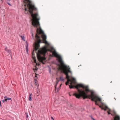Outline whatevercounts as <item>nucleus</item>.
Here are the masks:
<instances>
[{"mask_svg":"<svg viewBox=\"0 0 120 120\" xmlns=\"http://www.w3.org/2000/svg\"><path fill=\"white\" fill-rule=\"evenodd\" d=\"M49 51L52 53V54L50 55V56L51 57H55L57 58V60L60 64H57L60 67L58 70H60L61 73H63L66 76L67 81L65 83L66 85H68L70 84V85L69 86L70 88H75V78L72 77L70 79V77L68 73H71V71L69 69L67 70L68 66L64 64L61 56L57 53L53 47L50 48Z\"/></svg>","mask_w":120,"mask_h":120,"instance_id":"1","label":"nucleus"},{"mask_svg":"<svg viewBox=\"0 0 120 120\" xmlns=\"http://www.w3.org/2000/svg\"><path fill=\"white\" fill-rule=\"evenodd\" d=\"M28 6H29V9L26 11L28 12L30 14L32 17V18L31 19V20L32 21V25L34 27L37 28V33L35 35L37 41H41V37L43 41H45V43L46 44H49L48 42L46 40V36L44 34V32L40 28L39 22L38 21L40 19L37 18L38 16V15L37 13H35L34 14L33 12V11L37 10V8L34 6H33L29 4Z\"/></svg>","mask_w":120,"mask_h":120,"instance_id":"2","label":"nucleus"},{"mask_svg":"<svg viewBox=\"0 0 120 120\" xmlns=\"http://www.w3.org/2000/svg\"><path fill=\"white\" fill-rule=\"evenodd\" d=\"M75 88L77 89L78 91V93L75 92V97L77 98H79L82 97L83 99H91L92 101H95L96 105H98L97 101H101V99L94 94V91L90 90L88 86L78 84L75 85Z\"/></svg>","mask_w":120,"mask_h":120,"instance_id":"3","label":"nucleus"},{"mask_svg":"<svg viewBox=\"0 0 120 120\" xmlns=\"http://www.w3.org/2000/svg\"><path fill=\"white\" fill-rule=\"evenodd\" d=\"M23 2L26 4L25 5V7H26L25 8V11H27L29 9V6H28L29 5H31L33 6H34L31 4V2L30 0H24Z\"/></svg>","mask_w":120,"mask_h":120,"instance_id":"4","label":"nucleus"},{"mask_svg":"<svg viewBox=\"0 0 120 120\" xmlns=\"http://www.w3.org/2000/svg\"><path fill=\"white\" fill-rule=\"evenodd\" d=\"M111 115L113 116H115L114 120H120V117L119 116L117 115L116 113L114 112V114H112Z\"/></svg>","mask_w":120,"mask_h":120,"instance_id":"5","label":"nucleus"},{"mask_svg":"<svg viewBox=\"0 0 120 120\" xmlns=\"http://www.w3.org/2000/svg\"><path fill=\"white\" fill-rule=\"evenodd\" d=\"M37 56L39 60L40 61L42 62V63L44 64L45 63L42 62V60H45V58H44L42 57L41 56L39 55V56L38 55V53H37Z\"/></svg>","mask_w":120,"mask_h":120,"instance_id":"6","label":"nucleus"},{"mask_svg":"<svg viewBox=\"0 0 120 120\" xmlns=\"http://www.w3.org/2000/svg\"><path fill=\"white\" fill-rule=\"evenodd\" d=\"M99 107L101 108L102 109L104 110L105 111H106L107 110V109L108 108V107L105 105H103L102 106L100 105L99 106Z\"/></svg>","mask_w":120,"mask_h":120,"instance_id":"7","label":"nucleus"},{"mask_svg":"<svg viewBox=\"0 0 120 120\" xmlns=\"http://www.w3.org/2000/svg\"><path fill=\"white\" fill-rule=\"evenodd\" d=\"M5 51L8 52L9 54H10L11 52V50L8 49L7 47H6L5 48Z\"/></svg>","mask_w":120,"mask_h":120,"instance_id":"8","label":"nucleus"},{"mask_svg":"<svg viewBox=\"0 0 120 120\" xmlns=\"http://www.w3.org/2000/svg\"><path fill=\"white\" fill-rule=\"evenodd\" d=\"M69 94L70 96L73 95L75 96V93L73 92L69 93Z\"/></svg>","mask_w":120,"mask_h":120,"instance_id":"9","label":"nucleus"},{"mask_svg":"<svg viewBox=\"0 0 120 120\" xmlns=\"http://www.w3.org/2000/svg\"><path fill=\"white\" fill-rule=\"evenodd\" d=\"M32 93H30L28 99L30 101H31L32 100L31 96L32 95Z\"/></svg>","mask_w":120,"mask_h":120,"instance_id":"10","label":"nucleus"},{"mask_svg":"<svg viewBox=\"0 0 120 120\" xmlns=\"http://www.w3.org/2000/svg\"><path fill=\"white\" fill-rule=\"evenodd\" d=\"M26 52L28 53V44H27L26 45Z\"/></svg>","mask_w":120,"mask_h":120,"instance_id":"11","label":"nucleus"},{"mask_svg":"<svg viewBox=\"0 0 120 120\" xmlns=\"http://www.w3.org/2000/svg\"><path fill=\"white\" fill-rule=\"evenodd\" d=\"M60 79L59 80L60 81H64V79L62 76L60 77Z\"/></svg>","mask_w":120,"mask_h":120,"instance_id":"12","label":"nucleus"},{"mask_svg":"<svg viewBox=\"0 0 120 120\" xmlns=\"http://www.w3.org/2000/svg\"><path fill=\"white\" fill-rule=\"evenodd\" d=\"M11 0H6L5 1L10 6H11V5L10 4L9 2H8V1H10Z\"/></svg>","mask_w":120,"mask_h":120,"instance_id":"13","label":"nucleus"},{"mask_svg":"<svg viewBox=\"0 0 120 120\" xmlns=\"http://www.w3.org/2000/svg\"><path fill=\"white\" fill-rule=\"evenodd\" d=\"M107 109H108L109 110L107 111V112H108V114H111H111H111L110 112H110L111 111V110L110 109H109V108H107ZM113 114H114V113H113Z\"/></svg>","mask_w":120,"mask_h":120,"instance_id":"14","label":"nucleus"},{"mask_svg":"<svg viewBox=\"0 0 120 120\" xmlns=\"http://www.w3.org/2000/svg\"><path fill=\"white\" fill-rule=\"evenodd\" d=\"M20 37L21 38H22V39L24 41H25V40L24 39V36H22L21 35L20 36Z\"/></svg>","mask_w":120,"mask_h":120,"instance_id":"15","label":"nucleus"},{"mask_svg":"<svg viewBox=\"0 0 120 120\" xmlns=\"http://www.w3.org/2000/svg\"><path fill=\"white\" fill-rule=\"evenodd\" d=\"M56 79L57 80V81H56V83L57 84L60 81V80H59L57 78H56Z\"/></svg>","mask_w":120,"mask_h":120,"instance_id":"16","label":"nucleus"},{"mask_svg":"<svg viewBox=\"0 0 120 120\" xmlns=\"http://www.w3.org/2000/svg\"><path fill=\"white\" fill-rule=\"evenodd\" d=\"M8 100H9V98H7L6 99H4V101L6 102H7Z\"/></svg>","mask_w":120,"mask_h":120,"instance_id":"17","label":"nucleus"},{"mask_svg":"<svg viewBox=\"0 0 120 120\" xmlns=\"http://www.w3.org/2000/svg\"><path fill=\"white\" fill-rule=\"evenodd\" d=\"M26 117L27 118L28 117V115L27 113H26Z\"/></svg>","mask_w":120,"mask_h":120,"instance_id":"18","label":"nucleus"},{"mask_svg":"<svg viewBox=\"0 0 120 120\" xmlns=\"http://www.w3.org/2000/svg\"><path fill=\"white\" fill-rule=\"evenodd\" d=\"M91 118L93 120H95L94 118H93L92 116H91Z\"/></svg>","mask_w":120,"mask_h":120,"instance_id":"19","label":"nucleus"},{"mask_svg":"<svg viewBox=\"0 0 120 120\" xmlns=\"http://www.w3.org/2000/svg\"><path fill=\"white\" fill-rule=\"evenodd\" d=\"M35 84L36 85H38V84H37V82H36V81H35Z\"/></svg>","mask_w":120,"mask_h":120,"instance_id":"20","label":"nucleus"},{"mask_svg":"<svg viewBox=\"0 0 120 120\" xmlns=\"http://www.w3.org/2000/svg\"><path fill=\"white\" fill-rule=\"evenodd\" d=\"M51 118L52 120H54V118L52 117H51Z\"/></svg>","mask_w":120,"mask_h":120,"instance_id":"21","label":"nucleus"},{"mask_svg":"<svg viewBox=\"0 0 120 120\" xmlns=\"http://www.w3.org/2000/svg\"><path fill=\"white\" fill-rule=\"evenodd\" d=\"M35 48V49H36V50H37L38 49V48H37L36 47Z\"/></svg>","mask_w":120,"mask_h":120,"instance_id":"22","label":"nucleus"},{"mask_svg":"<svg viewBox=\"0 0 120 120\" xmlns=\"http://www.w3.org/2000/svg\"><path fill=\"white\" fill-rule=\"evenodd\" d=\"M7 98V97L6 96H5L4 97V98L5 99H6Z\"/></svg>","mask_w":120,"mask_h":120,"instance_id":"23","label":"nucleus"},{"mask_svg":"<svg viewBox=\"0 0 120 120\" xmlns=\"http://www.w3.org/2000/svg\"><path fill=\"white\" fill-rule=\"evenodd\" d=\"M0 106L1 107V102L0 101Z\"/></svg>","mask_w":120,"mask_h":120,"instance_id":"24","label":"nucleus"},{"mask_svg":"<svg viewBox=\"0 0 120 120\" xmlns=\"http://www.w3.org/2000/svg\"><path fill=\"white\" fill-rule=\"evenodd\" d=\"M4 0H1L2 1V3L3 2Z\"/></svg>","mask_w":120,"mask_h":120,"instance_id":"25","label":"nucleus"},{"mask_svg":"<svg viewBox=\"0 0 120 120\" xmlns=\"http://www.w3.org/2000/svg\"><path fill=\"white\" fill-rule=\"evenodd\" d=\"M2 101L3 102H4L5 101H4V100H3Z\"/></svg>","mask_w":120,"mask_h":120,"instance_id":"26","label":"nucleus"},{"mask_svg":"<svg viewBox=\"0 0 120 120\" xmlns=\"http://www.w3.org/2000/svg\"><path fill=\"white\" fill-rule=\"evenodd\" d=\"M11 100V98H9V100Z\"/></svg>","mask_w":120,"mask_h":120,"instance_id":"27","label":"nucleus"},{"mask_svg":"<svg viewBox=\"0 0 120 120\" xmlns=\"http://www.w3.org/2000/svg\"><path fill=\"white\" fill-rule=\"evenodd\" d=\"M37 74H36V75H35V77H37Z\"/></svg>","mask_w":120,"mask_h":120,"instance_id":"28","label":"nucleus"},{"mask_svg":"<svg viewBox=\"0 0 120 120\" xmlns=\"http://www.w3.org/2000/svg\"><path fill=\"white\" fill-rule=\"evenodd\" d=\"M35 69H35V70H36V71H37V70H38V68H35Z\"/></svg>","mask_w":120,"mask_h":120,"instance_id":"29","label":"nucleus"},{"mask_svg":"<svg viewBox=\"0 0 120 120\" xmlns=\"http://www.w3.org/2000/svg\"><path fill=\"white\" fill-rule=\"evenodd\" d=\"M49 72L50 73H51V70H49Z\"/></svg>","mask_w":120,"mask_h":120,"instance_id":"30","label":"nucleus"},{"mask_svg":"<svg viewBox=\"0 0 120 120\" xmlns=\"http://www.w3.org/2000/svg\"><path fill=\"white\" fill-rule=\"evenodd\" d=\"M33 52H33V53H32L33 55V54H34V53H33Z\"/></svg>","mask_w":120,"mask_h":120,"instance_id":"31","label":"nucleus"},{"mask_svg":"<svg viewBox=\"0 0 120 120\" xmlns=\"http://www.w3.org/2000/svg\"><path fill=\"white\" fill-rule=\"evenodd\" d=\"M32 36H33V33L32 34Z\"/></svg>","mask_w":120,"mask_h":120,"instance_id":"32","label":"nucleus"},{"mask_svg":"<svg viewBox=\"0 0 120 120\" xmlns=\"http://www.w3.org/2000/svg\"><path fill=\"white\" fill-rule=\"evenodd\" d=\"M75 84L76 83V81H75Z\"/></svg>","mask_w":120,"mask_h":120,"instance_id":"33","label":"nucleus"},{"mask_svg":"<svg viewBox=\"0 0 120 120\" xmlns=\"http://www.w3.org/2000/svg\"><path fill=\"white\" fill-rule=\"evenodd\" d=\"M10 55L11 56V55Z\"/></svg>","mask_w":120,"mask_h":120,"instance_id":"34","label":"nucleus"},{"mask_svg":"<svg viewBox=\"0 0 120 120\" xmlns=\"http://www.w3.org/2000/svg\"><path fill=\"white\" fill-rule=\"evenodd\" d=\"M61 85H60V86H61Z\"/></svg>","mask_w":120,"mask_h":120,"instance_id":"35","label":"nucleus"}]
</instances>
